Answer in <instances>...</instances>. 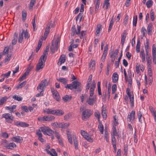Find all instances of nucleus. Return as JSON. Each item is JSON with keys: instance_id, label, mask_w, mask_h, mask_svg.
Segmentation results:
<instances>
[{"instance_id": "nucleus-1", "label": "nucleus", "mask_w": 156, "mask_h": 156, "mask_svg": "<svg viewBox=\"0 0 156 156\" xmlns=\"http://www.w3.org/2000/svg\"><path fill=\"white\" fill-rule=\"evenodd\" d=\"M49 50V48L46 47L44 51L43 55L41 56L36 66V71H38L39 70L42 69L45 66V62L47 59V57Z\"/></svg>"}, {"instance_id": "nucleus-2", "label": "nucleus", "mask_w": 156, "mask_h": 156, "mask_svg": "<svg viewBox=\"0 0 156 156\" xmlns=\"http://www.w3.org/2000/svg\"><path fill=\"white\" fill-rule=\"evenodd\" d=\"M47 84L48 81L46 79L42 80L39 83L37 87V90L39 93L37 94L36 95L37 97H39L43 95L44 90Z\"/></svg>"}, {"instance_id": "nucleus-3", "label": "nucleus", "mask_w": 156, "mask_h": 156, "mask_svg": "<svg viewBox=\"0 0 156 156\" xmlns=\"http://www.w3.org/2000/svg\"><path fill=\"white\" fill-rule=\"evenodd\" d=\"M39 131H41L44 135L51 136L54 134V132L48 126H44L39 128Z\"/></svg>"}, {"instance_id": "nucleus-4", "label": "nucleus", "mask_w": 156, "mask_h": 156, "mask_svg": "<svg viewBox=\"0 0 156 156\" xmlns=\"http://www.w3.org/2000/svg\"><path fill=\"white\" fill-rule=\"evenodd\" d=\"M80 83L77 81H74L71 84H67L65 87L66 88H68L70 90H72L73 89H76L77 88L80 87Z\"/></svg>"}, {"instance_id": "nucleus-5", "label": "nucleus", "mask_w": 156, "mask_h": 156, "mask_svg": "<svg viewBox=\"0 0 156 156\" xmlns=\"http://www.w3.org/2000/svg\"><path fill=\"white\" fill-rule=\"evenodd\" d=\"M92 112L90 109H86L83 112L82 119L83 120H86L89 118L92 114Z\"/></svg>"}, {"instance_id": "nucleus-6", "label": "nucleus", "mask_w": 156, "mask_h": 156, "mask_svg": "<svg viewBox=\"0 0 156 156\" xmlns=\"http://www.w3.org/2000/svg\"><path fill=\"white\" fill-rule=\"evenodd\" d=\"M59 41L58 39L55 42L52 41L50 48L51 52L52 53H54L55 51H57L59 46Z\"/></svg>"}, {"instance_id": "nucleus-7", "label": "nucleus", "mask_w": 156, "mask_h": 156, "mask_svg": "<svg viewBox=\"0 0 156 156\" xmlns=\"http://www.w3.org/2000/svg\"><path fill=\"white\" fill-rule=\"evenodd\" d=\"M2 117L5 118L6 122L9 123H12L14 119L12 115L9 113L4 114H2Z\"/></svg>"}, {"instance_id": "nucleus-8", "label": "nucleus", "mask_w": 156, "mask_h": 156, "mask_svg": "<svg viewBox=\"0 0 156 156\" xmlns=\"http://www.w3.org/2000/svg\"><path fill=\"white\" fill-rule=\"evenodd\" d=\"M55 119V117L52 115L48 116H44L43 117H39L38 118V120L39 121H44L50 122L52 121Z\"/></svg>"}, {"instance_id": "nucleus-9", "label": "nucleus", "mask_w": 156, "mask_h": 156, "mask_svg": "<svg viewBox=\"0 0 156 156\" xmlns=\"http://www.w3.org/2000/svg\"><path fill=\"white\" fill-rule=\"evenodd\" d=\"M96 96L92 95L90 96V93H89V96L88 99L87 100V103L90 105H93L96 101Z\"/></svg>"}, {"instance_id": "nucleus-10", "label": "nucleus", "mask_w": 156, "mask_h": 156, "mask_svg": "<svg viewBox=\"0 0 156 156\" xmlns=\"http://www.w3.org/2000/svg\"><path fill=\"white\" fill-rule=\"evenodd\" d=\"M77 29L76 30L74 26L72 27L71 28L72 34L73 36L75 34L79 35L80 34L81 27L80 26L77 25Z\"/></svg>"}, {"instance_id": "nucleus-11", "label": "nucleus", "mask_w": 156, "mask_h": 156, "mask_svg": "<svg viewBox=\"0 0 156 156\" xmlns=\"http://www.w3.org/2000/svg\"><path fill=\"white\" fill-rule=\"evenodd\" d=\"M51 90L53 95L54 98L56 101H59L60 99V97L58 91L55 89L53 88H51Z\"/></svg>"}, {"instance_id": "nucleus-12", "label": "nucleus", "mask_w": 156, "mask_h": 156, "mask_svg": "<svg viewBox=\"0 0 156 156\" xmlns=\"http://www.w3.org/2000/svg\"><path fill=\"white\" fill-rule=\"evenodd\" d=\"M135 118V111L134 110L131 111L130 114L128 115V121L132 122L133 121Z\"/></svg>"}, {"instance_id": "nucleus-13", "label": "nucleus", "mask_w": 156, "mask_h": 156, "mask_svg": "<svg viewBox=\"0 0 156 156\" xmlns=\"http://www.w3.org/2000/svg\"><path fill=\"white\" fill-rule=\"evenodd\" d=\"M11 140L13 142L20 143L23 142V139L22 137L20 136H17L12 137Z\"/></svg>"}, {"instance_id": "nucleus-14", "label": "nucleus", "mask_w": 156, "mask_h": 156, "mask_svg": "<svg viewBox=\"0 0 156 156\" xmlns=\"http://www.w3.org/2000/svg\"><path fill=\"white\" fill-rule=\"evenodd\" d=\"M102 26L101 24H99L97 25L95 30V34L96 36H99L101 31L102 30Z\"/></svg>"}, {"instance_id": "nucleus-15", "label": "nucleus", "mask_w": 156, "mask_h": 156, "mask_svg": "<svg viewBox=\"0 0 156 156\" xmlns=\"http://www.w3.org/2000/svg\"><path fill=\"white\" fill-rule=\"evenodd\" d=\"M127 95L129 98L131 106V107H133L134 106L133 94V93H131Z\"/></svg>"}, {"instance_id": "nucleus-16", "label": "nucleus", "mask_w": 156, "mask_h": 156, "mask_svg": "<svg viewBox=\"0 0 156 156\" xmlns=\"http://www.w3.org/2000/svg\"><path fill=\"white\" fill-rule=\"evenodd\" d=\"M140 56L142 58V62L145 63V54L143 49H141Z\"/></svg>"}, {"instance_id": "nucleus-17", "label": "nucleus", "mask_w": 156, "mask_h": 156, "mask_svg": "<svg viewBox=\"0 0 156 156\" xmlns=\"http://www.w3.org/2000/svg\"><path fill=\"white\" fill-rule=\"evenodd\" d=\"M24 33V30H23L22 32H20L19 33L18 42L19 43H22L23 40V35Z\"/></svg>"}, {"instance_id": "nucleus-18", "label": "nucleus", "mask_w": 156, "mask_h": 156, "mask_svg": "<svg viewBox=\"0 0 156 156\" xmlns=\"http://www.w3.org/2000/svg\"><path fill=\"white\" fill-rule=\"evenodd\" d=\"M66 61V56L64 55H61L58 63V65H61L62 63L65 62Z\"/></svg>"}, {"instance_id": "nucleus-19", "label": "nucleus", "mask_w": 156, "mask_h": 156, "mask_svg": "<svg viewBox=\"0 0 156 156\" xmlns=\"http://www.w3.org/2000/svg\"><path fill=\"white\" fill-rule=\"evenodd\" d=\"M96 87V84L94 82H92L90 90V96L94 94L95 88Z\"/></svg>"}, {"instance_id": "nucleus-20", "label": "nucleus", "mask_w": 156, "mask_h": 156, "mask_svg": "<svg viewBox=\"0 0 156 156\" xmlns=\"http://www.w3.org/2000/svg\"><path fill=\"white\" fill-rule=\"evenodd\" d=\"M66 134L68 141L71 144H73V140L71 133L68 130H66Z\"/></svg>"}, {"instance_id": "nucleus-21", "label": "nucleus", "mask_w": 156, "mask_h": 156, "mask_svg": "<svg viewBox=\"0 0 156 156\" xmlns=\"http://www.w3.org/2000/svg\"><path fill=\"white\" fill-rule=\"evenodd\" d=\"M45 151H46L47 153L51 155V156H57V154L56 151L54 149H52L51 150L53 154H52L50 151L48 149H45Z\"/></svg>"}, {"instance_id": "nucleus-22", "label": "nucleus", "mask_w": 156, "mask_h": 156, "mask_svg": "<svg viewBox=\"0 0 156 156\" xmlns=\"http://www.w3.org/2000/svg\"><path fill=\"white\" fill-rule=\"evenodd\" d=\"M50 31V27L47 26L45 30L44 36L42 37V38H44V40H45L47 38V36L49 33Z\"/></svg>"}, {"instance_id": "nucleus-23", "label": "nucleus", "mask_w": 156, "mask_h": 156, "mask_svg": "<svg viewBox=\"0 0 156 156\" xmlns=\"http://www.w3.org/2000/svg\"><path fill=\"white\" fill-rule=\"evenodd\" d=\"M44 112L48 114H52L55 115V110H52L51 109L46 108L44 110Z\"/></svg>"}, {"instance_id": "nucleus-24", "label": "nucleus", "mask_w": 156, "mask_h": 156, "mask_svg": "<svg viewBox=\"0 0 156 156\" xmlns=\"http://www.w3.org/2000/svg\"><path fill=\"white\" fill-rule=\"evenodd\" d=\"M119 79V76L116 72L114 73L112 76V79L113 82L116 83L117 82Z\"/></svg>"}, {"instance_id": "nucleus-25", "label": "nucleus", "mask_w": 156, "mask_h": 156, "mask_svg": "<svg viewBox=\"0 0 156 156\" xmlns=\"http://www.w3.org/2000/svg\"><path fill=\"white\" fill-rule=\"evenodd\" d=\"M99 0H94V4L95 5V12H97L98 10L100 5V2Z\"/></svg>"}, {"instance_id": "nucleus-26", "label": "nucleus", "mask_w": 156, "mask_h": 156, "mask_svg": "<svg viewBox=\"0 0 156 156\" xmlns=\"http://www.w3.org/2000/svg\"><path fill=\"white\" fill-rule=\"evenodd\" d=\"M16 145L14 143H10L8 144L6 146V148L8 149H13L16 147Z\"/></svg>"}, {"instance_id": "nucleus-27", "label": "nucleus", "mask_w": 156, "mask_h": 156, "mask_svg": "<svg viewBox=\"0 0 156 156\" xmlns=\"http://www.w3.org/2000/svg\"><path fill=\"white\" fill-rule=\"evenodd\" d=\"M59 128L62 129H66L69 126V123L59 122Z\"/></svg>"}, {"instance_id": "nucleus-28", "label": "nucleus", "mask_w": 156, "mask_h": 156, "mask_svg": "<svg viewBox=\"0 0 156 156\" xmlns=\"http://www.w3.org/2000/svg\"><path fill=\"white\" fill-rule=\"evenodd\" d=\"M89 68L93 71L94 70V67L95 65V62L94 60H91L89 64Z\"/></svg>"}, {"instance_id": "nucleus-29", "label": "nucleus", "mask_w": 156, "mask_h": 156, "mask_svg": "<svg viewBox=\"0 0 156 156\" xmlns=\"http://www.w3.org/2000/svg\"><path fill=\"white\" fill-rule=\"evenodd\" d=\"M73 139L75 149L76 150L78 149V141L76 136L75 135H73Z\"/></svg>"}, {"instance_id": "nucleus-30", "label": "nucleus", "mask_w": 156, "mask_h": 156, "mask_svg": "<svg viewBox=\"0 0 156 156\" xmlns=\"http://www.w3.org/2000/svg\"><path fill=\"white\" fill-rule=\"evenodd\" d=\"M137 115L139 119V122L142 123V118H143L144 119V118L142 116V114L140 110L137 112Z\"/></svg>"}, {"instance_id": "nucleus-31", "label": "nucleus", "mask_w": 156, "mask_h": 156, "mask_svg": "<svg viewBox=\"0 0 156 156\" xmlns=\"http://www.w3.org/2000/svg\"><path fill=\"white\" fill-rule=\"evenodd\" d=\"M111 136H118V133L117 131L116 126H113L112 128V130L111 131Z\"/></svg>"}, {"instance_id": "nucleus-32", "label": "nucleus", "mask_w": 156, "mask_h": 156, "mask_svg": "<svg viewBox=\"0 0 156 156\" xmlns=\"http://www.w3.org/2000/svg\"><path fill=\"white\" fill-rule=\"evenodd\" d=\"M44 40V38L41 37L38 41L37 46L36 49V52H37L40 49L42 44V41Z\"/></svg>"}, {"instance_id": "nucleus-33", "label": "nucleus", "mask_w": 156, "mask_h": 156, "mask_svg": "<svg viewBox=\"0 0 156 156\" xmlns=\"http://www.w3.org/2000/svg\"><path fill=\"white\" fill-rule=\"evenodd\" d=\"M149 109L151 112L152 113L154 116L155 121L156 122V112L154 109L151 107L149 108Z\"/></svg>"}, {"instance_id": "nucleus-34", "label": "nucleus", "mask_w": 156, "mask_h": 156, "mask_svg": "<svg viewBox=\"0 0 156 156\" xmlns=\"http://www.w3.org/2000/svg\"><path fill=\"white\" fill-rule=\"evenodd\" d=\"M102 115L103 119H106L107 117V112L105 108H102Z\"/></svg>"}, {"instance_id": "nucleus-35", "label": "nucleus", "mask_w": 156, "mask_h": 156, "mask_svg": "<svg viewBox=\"0 0 156 156\" xmlns=\"http://www.w3.org/2000/svg\"><path fill=\"white\" fill-rule=\"evenodd\" d=\"M58 80L64 84H66L68 81L67 79L63 77H61L59 78L58 79Z\"/></svg>"}, {"instance_id": "nucleus-36", "label": "nucleus", "mask_w": 156, "mask_h": 156, "mask_svg": "<svg viewBox=\"0 0 156 156\" xmlns=\"http://www.w3.org/2000/svg\"><path fill=\"white\" fill-rule=\"evenodd\" d=\"M152 26V23H149L147 27V34L149 35L151 34Z\"/></svg>"}, {"instance_id": "nucleus-37", "label": "nucleus", "mask_w": 156, "mask_h": 156, "mask_svg": "<svg viewBox=\"0 0 156 156\" xmlns=\"http://www.w3.org/2000/svg\"><path fill=\"white\" fill-rule=\"evenodd\" d=\"M64 113V112L61 109L55 110V115H61Z\"/></svg>"}, {"instance_id": "nucleus-38", "label": "nucleus", "mask_w": 156, "mask_h": 156, "mask_svg": "<svg viewBox=\"0 0 156 156\" xmlns=\"http://www.w3.org/2000/svg\"><path fill=\"white\" fill-rule=\"evenodd\" d=\"M71 98L72 97L71 96L67 95L64 96L62 98L63 100L65 102L69 101Z\"/></svg>"}, {"instance_id": "nucleus-39", "label": "nucleus", "mask_w": 156, "mask_h": 156, "mask_svg": "<svg viewBox=\"0 0 156 156\" xmlns=\"http://www.w3.org/2000/svg\"><path fill=\"white\" fill-rule=\"evenodd\" d=\"M7 99V97L6 96L2 97L0 99V105H3L5 102L6 101Z\"/></svg>"}, {"instance_id": "nucleus-40", "label": "nucleus", "mask_w": 156, "mask_h": 156, "mask_svg": "<svg viewBox=\"0 0 156 156\" xmlns=\"http://www.w3.org/2000/svg\"><path fill=\"white\" fill-rule=\"evenodd\" d=\"M110 6V3L109 2L104 1L103 6V8L105 7L106 9H108Z\"/></svg>"}, {"instance_id": "nucleus-41", "label": "nucleus", "mask_w": 156, "mask_h": 156, "mask_svg": "<svg viewBox=\"0 0 156 156\" xmlns=\"http://www.w3.org/2000/svg\"><path fill=\"white\" fill-rule=\"evenodd\" d=\"M126 33L125 32H124L123 33L122 35V37L121 39V42L122 45H124L125 40V38H126Z\"/></svg>"}, {"instance_id": "nucleus-42", "label": "nucleus", "mask_w": 156, "mask_h": 156, "mask_svg": "<svg viewBox=\"0 0 156 156\" xmlns=\"http://www.w3.org/2000/svg\"><path fill=\"white\" fill-rule=\"evenodd\" d=\"M104 137L105 139L107 142H108L109 141V133L107 132L106 130L105 129V135Z\"/></svg>"}, {"instance_id": "nucleus-43", "label": "nucleus", "mask_w": 156, "mask_h": 156, "mask_svg": "<svg viewBox=\"0 0 156 156\" xmlns=\"http://www.w3.org/2000/svg\"><path fill=\"white\" fill-rule=\"evenodd\" d=\"M98 91V95H101V82H98L97 84Z\"/></svg>"}, {"instance_id": "nucleus-44", "label": "nucleus", "mask_w": 156, "mask_h": 156, "mask_svg": "<svg viewBox=\"0 0 156 156\" xmlns=\"http://www.w3.org/2000/svg\"><path fill=\"white\" fill-rule=\"evenodd\" d=\"M140 42L139 40H138L136 46V51L137 53H139L140 51Z\"/></svg>"}, {"instance_id": "nucleus-45", "label": "nucleus", "mask_w": 156, "mask_h": 156, "mask_svg": "<svg viewBox=\"0 0 156 156\" xmlns=\"http://www.w3.org/2000/svg\"><path fill=\"white\" fill-rule=\"evenodd\" d=\"M84 138L87 140L88 142H93V139L91 138V137L88 134Z\"/></svg>"}, {"instance_id": "nucleus-46", "label": "nucleus", "mask_w": 156, "mask_h": 156, "mask_svg": "<svg viewBox=\"0 0 156 156\" xmlns=\"http://www.w3.org/2000/svg\"><path fill=\"white\" fill-rule=\"evenodd\" d=\"M13 98L16 100L20 101L22 100V98L20 96H18L16 95H14L12 96Z\"/></svg>"}, {"instance_id": "nucleus-47", "label": "nucleus", "mask_w": 156, "mask_h": 156, "mask_svg": "<svg viewBox=\"0 0 156 156\" xmlns=\"http://www.w3.org/2000/svg\"><path fill=\"white\" fill-rule=\"evenodd\" d=\"M19 126L22 127H26L29 126V125L26 122L19 121Z\"/></svg>"}, {"instance_id": "nucleus-48", "label": "nucleus", "mask_w": 156, "mask_h": 156, "mask_svg": "<svg viewBox=\"0 0 156 156\" xmlns=\"http://www.w3.org/2000/svg\"><path fill=\"white\" fill-rule=\"evenodd\" d=\"M137 23V16L136 15L134 16L133 17V26L136 27Z\"/></svg>"}, {"instance_id": "nucleus-49", "label": "nucleus", "mask_w": 156, "mask_h": 156, "mask_svg": "<svg viewBox=\"0 0 156 156\" xmlns=\"http://www.w3.org/2000/svg\"><path fill=\"white\" fill-rule=\"evenodd\" d=\"M98 128L101 133L103 134L104 133V126L101 123H100L99 125L98 126Z\"/></svg>"}, {"instance_id": "nucleus-50", "label": "nucleus", "mask_w": 156, "mask_h": 156, "mask_svg": "<svg viewBox=\"0 0 156 156\" xmlns=\"http://www.w3.org/2000/svg\"><path fill=\"white\" fill-rule=\"evenodd\" d=\"M36 2V0H31L29 6V9H32L35 3Z\"/></svg>"}, {"instance_id": "nucleus-51", "label": "nucleus", "mask_w": 156, "mask_h": 156, "mask_svg": "<svg viewBox=\"0 0 156 156\" xmlns=\"http://www.w3.org/2000/svg\"><path fill=\"white\" fill-rule=\"evenodd\" d=\"M153 2L151 0L148 1L146 3V5L148 8L151 7L152 5Z\"/></svg>"}, {"instance_id": "nucleus-52", "label": "nucleus", "mask_w": 156, "mask_h": 156, "mask_svg": "<svg viewBox=\"0 0 156 156\" xmlns=\"http://www.w3.org/2000/svg\"><path fill=\"white\" fill-rule=\"evenodd\" d=\"M27 13L24 10L23 11L22 14V19L23 21H25L26 18Z\"/></svg>"}, {"instance_id": "nucleus-53", "label": "nucleus", "mask_w": 156, "mask_h": 156, "mask_svg": "<svg viewBox=\"0 0 156 156\" xmlns=\"http://www.w3.org/2000/svg\"><path fill=\"white\" fill-rule=\"evenodd\" d=\"M80 34V38L81 39H83L84 37L86 34V31L85 30H82Z\"/></svg>"}, {"instance_id": "nucleus-54", "label": "nucleus", "mask_w": 156, "mask_h": 156, "mask_svg": "<svg viewBox=\"0 0 156 156\" xmlns=\"http://www.w3.org/2000/svg\"><path fill=\"white\" fill-rule=\"evenodd\" d=\"M129 19V16L128 15H126L125 16V17L123 20V24L125 26H126L127 24L128 21Z\"/></svg>"}, {"instance_id": "nucleus-55", "label": "nucleus", "mask_w": 156, "mask_h": 156, "mask_svg": "<svg viewBox=\"0 0 156 156\" xmlns=\"http://www.w3.org/2000/svg\"><path fill=\"white\" fill-rule=\"evenodd\" d=\"M80 133L81 136H83L84 138L88 134V133H87V132L83 130H80Z\"/></svg>"}, {"instance_id": "nucleus-56", "label": "nucleus", "mask_w": 156, "mask_h": 156, "mask_svg": "<svg viewBox=\"0 0 156 156\" xmlns=\"http://www.w3.org/2000/svg\"><path fill=\"white\" fill-rule=\"evenodd\" d=\"M83 13H80L77 16L76 18V21H77L79 19H80L79 21L80 22L81 21L83 17Z\"/></svg>"}, {"instance_id": "nucleus-57", "label": "nucleus", "mask_w": 156, "mask_h": 156, "mask_svg": "<svg viewBox=\"0 0 156 156\" xmlns=\"http://www.w3.org/2000/svg\"><path fill=\"white\" fill-rule=\"evenodd\" d=\"M111 143L112 145H116V141L115 136H111Z\"/></svg>"}, {"instance_id": "nucleus-58", "label": "nucleus", "mask_w": 156, "mask_h": 156, "mask_svg": "<svg viewBox=\"0 0 156 156\" xmlns=\"http://www.w3.org/2000/svg\"><path fill=\"white\" fill-rule=\"evenodd\" d=\"M59 122H53L51 123V125L54 127L55 128H59Z\"/></svg>"}, {"instance_id": "nucleus-59", "label": "nucleus", "mask_w": 156, "mask_h": 156, "mask_svg": "<svg viewBox=\"0 0 156 156\" xmlns=\"http://www.w3.org/2000/svg\"><path fill=\"white\" fill-rule=\"evenodd\" d=\"M110 65L108 64L107 65L106 68V74L107 76H108L110 73Z\"/></svg>"}, {"instance_id": "nucleus-60", "label": "nucleus", "mask_w": 156, "mask_h": 156, "mask_svg": "<svg viewBox=\"0 0 156 156\" xmlns=\"http://www.w3.org/2000/svg\"><path fill=\"white\" fill-rule=\"evenodd\" d=\"M35 21V16H34V18L33 19V20L32 22V25H33V30L34 31H35L36 29Z\"/></svg>"}, {"instance_id": "nucleus-61", "label": "nucleus", "mask_w": 156, "mask_h": 156, "mask_svg": "<svg viewBox=\"0 0 156 156\" xmlns=\"http://www.w3.org/2000/svg\"><path fill=\"white\" fill-rule=\"evenodd\" d=\"M26 81H24L23 82H22V83H21L17 86V88H20L22 87L23 86L25 85V84L26 83Z\"/></svg>"}, {"instance_id": "nucleus-62", "label": "nucleus", "mask_w": 156, "mask_h": 156, "mask_svg": "<svg viewBox=\"0 0 156 156\" xmlns=\"http://www.w3.org/2000/svg\"><path fill=\"white\" fill-rule=\"evenodd\" d=\"M117 88V85L116 84H113L112 87V94H114Z\"/></svg>"}, {"instance_id": "nucleus-63", "label": "nucleus", "mask_w": 156, "mask_h": 156, "mask_svg": "<svg viewBox=\"0 0 156 156\" xmlns=\"http://www.w3.org/2000/svg\"><path fill=\"white\" fill-rule=\"evenodd\" d=\"M113 118L114 119V122L113 126H117L119 124L118 120L116 119L115 118V116H114Z\"/></svg>"}, {"instance_id": "nucleus-64", "label": "nucleus", "mask_w": 156, "mask_h": 156, "mask_svg": "<svg viewBox=\"0 0 156 156\" xmlns=\"http://www.w3.org/2000/svg\"><path fill=\"white\" fill-rule=\"evenodd\" d=\"M154 12L151 10L150 12V18L152 21H154Z\"/></svg>"}]
</instances>
